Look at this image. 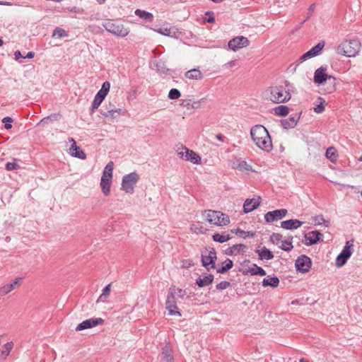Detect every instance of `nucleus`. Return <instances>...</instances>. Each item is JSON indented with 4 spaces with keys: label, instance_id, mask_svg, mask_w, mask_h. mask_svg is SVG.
<instances>
[{
    "label": "nucleus",
    "instance_id": "obj_40",
    "mask_svg": "<svg viewBox=\"0 0 362 362\" xmlns=\"http://www.w3.org/2000/svg\"><path fill=\"white\" fill-rule=\"evenodd\" d=\"M234 168L240 171H252V167L245 160H239Z\"/></svg>",
    "mask_w": 362,
    "mask_h": 362
},
{
    "label": "nucleus",
    "instance_id": "obj_42",
    "mask_svg": "<svg viewBox=\"0 0 362 362\" xmlns=\"http://www.w3.org/2000/svg\"><path fill=\"white\" fill-rule=\"evenodd\" d=\"M289 112V108L286 105H279L274 108V113L279 116H286Z\"/></svg>",
    "mask_w": 362,
    "mask_h": 362
},
{
    "label": "nucleus",
    "instance_id": "obj_43",
    "mask_svg": "<svg viewBox=\"0 0 362 362\" xmlns=\"http://www.w3.org/2000/svg\"><path fill=\"white\" fill-rule=\"evenodd\" d=\"M324 46H325V42H320L315 46H314L313 48H311L310 50L311 51L312 53H313L314 57H316L321 53Z\"/></svg>",
    "mask_w": 362,
    "mask_h": 362
},
{
    "label": "nucleus",
    "instance_id": "obj_9",
    "mask_svg": "<svg viewBox=\"0 0 362 362\" xmlns=\"http://www.w3.org/2000/svg\"><path fill=\"white\" fill-rule=\"evenodd\" d=\"M110 89V83L109 81H105L101 88L99 90V91L96 93L95 95L93 100L91 104L90 107V112H94L95 110H96L103 101L105 100V97L108 94Z\"/></svg>",
    "mask_w": 362,
    "mask_h": 362
},
{
    "label": "nucleus",
    "instance_id": "obj_14",
    "mask_svg": "<svg viewBox=\"0 0 362 362\" xmlns=\"http://www.w3.org/2000/svg\"><path fill=\"white\" fill-rule=\"evenodd\" d=\"M250 45L249 40L244 36H238L229 40L228 47L230 49L236 52L240 49L247 47Z\"/></svg>",
    "mask_w": 362,
    "mask_h": 362
},
{
    "label": "nucleus",
    "instance_id": "obj_27",
    "mask_svg": "<svg viewBox=\"0 0 362 362\" xmlns=\"http://www.w3.org/2000/svg\"><path fill=\"white\" fill-rule=\"evenodd\" d=\"M161 358L164 362H174L172 356V349L169 344L162 348Z\"/></svg>",
    "mask_w": 362,
    "mask_h": 362
},
{
    "label": "nucleus",
    "instance_id": "obj_17",
    "mask_svg": "<svg viewBox=\"0 0 362 362\" xmlns=\"http://www.w3.org/2000/svg\"><path fill=\"white\" fill-rule=\"evenodd\" d=\"M287 214L288 211L286 209H280L268 211L264 214V220L267 223H272L282 219L287 215Z\"/></svg>",
    "mask_w": 362,
    "mask_h": 362
},
{
    "label": "nucleus",
    "instance_id": "obj_49",
    "mask_svg": "<svg viewBox=\"0 0 362 362\" xmlns=\"http://www.w3.org/2000/svg\"><path fill=\"white\" fill-rule=\"evenodd\" d=\"M313 57H315L314 55H313V53H312L311 51L309 50L307 52H305V54H303L299 58L298 61H299L300 63H302V62H305V60H307L308 59H310V58H313Z\"/></svg>",
    "mask_w": 362,
    "mask_h": 362
},
{
    "label": "nucleus",
    "instance_id": "obj_52",
    "mask_svg": "<svg viewBox=\"0 0 362 362\" xmlns=\"http://www.w3.org/2000/svg\"><path fill=\"white\" fill-rule=\"evenodd\" d=\"M18 168H19V165L16 162H8L6 164V169L8 171H11V170H17Z\"/></svg>",
    "mask_w": 362,
    "mask_h": 362
},
{
    "label": "nucleus",
    "instance_id": "obj_10",
    "mask_svg": "<svg viewBox=\"0 0 362 362\" xmlns=\"http://www.w3.org/2000/svg\"><path fill=\"white\" fill-rule=\"evenodd\" d=\"M354 252V240H348L336 258V265L338 267L344 266Z\"/></svg>",
    "mask_w": 362,
    "mask_h": 362
},
{
    "label": "nucleus",
    "instance_id": "obj_2",
    "mask_svg": "<svg viewBox=\"0 0 362 362\" xmlns=\"http://www.w3.org/2000/svg\"><path fill=\"white\" fill-rule=\"evenodd\" d=\"M291 85L286 81L284 86L271 87L268 99L274 103H284L291 99Z\"/></svg>",
    "mask_w": 362,
    "mask_h": 362
},
{
    "label": "nucleus",
    "instance_id": "obj_53",
    "mask_svg": "<svg viewBox=\"0 0 362 362\" xmlns=\"http://www.w3.org/2000/svg\"><path fill=\"white\" fill-rule=\"evenodd\" d=\"M230 286V283L229 281H221L219 284H218L216 286V289L221 291V290L226 289Z\"/></svg>",
    "mask_w": 362,
    "mask_h": 362
},
{
    "label": "nucleus",
    "instance_id": "obj_19",
    "mask_svg": "<svg viewBox=\"0 0 362 362\" xmlns=\"http://www.w3.org/2000/svg\"><path fill=\"white\" fill-rule=\"evenodd\" d=\"M69 141L72 143L69 149V153L71 154V156L82 160L86 159V153L79 146L76 145L75 140L73 138H70Z\"/></svg>",
    "mask_w": 362,
    "mask_h": 362
},
{
    "label": "nucleus",
    "instance_id": "obj_50",
    "mask_svg": "<svg viewBox=\"0 0 362 362\" xmlns=\"http://www.w3.org/2000/svg\"><path fill=\"white\" fill-rule=\"evenodd\" d=\"M320 99L322 100V102L314 107V111L316 113H322L325 110V101L321 98H320Z\"/></svg>",
    "mask_w": 362,
    "mask_h": 362
},
{
    "label": "nucleus",
    "instance_id": "obj_29",
    "mask_svg": "<svg viewBox=\"0 0 362 362\" xmlns=\"http://www.w3.org/2000/svg\"><path fill=\"white\" fill-rule=\"evenodd\" d=\"M21 280V278H16V279L13 280L10 283L4 285L0 288V292L2 295H6L11 292L16 285L18 284V282Z\"/></svg>",
    "mask_w": 362,
    "mask_h": 362
},
{
    "label": "nucleus",
    "instance_id": "obj_15",
    "mask_svg": "<svg viewBox=\"0 0 362 362\" xmlns=\"http://www.w3.org/2000/svg\"><path fill=\"white\" fill-rule=\"evenodd\" d=\"M104 322V320L101 317L89 318L79 323L76 327V331L79 332L84 329H90L103 325Z\"/></svg>",
    "mask_w": 362,
    "mask_h": 362
},
{
    "label": "nucleus",
    "instance_id": "obj_6",
    "mask_svg": "<svg viewBox=\"0 0 362 362\" xmlns=\"http://www.w3.org/2000/svg\"><path fill=\"white\" fill-rule=\"evenodd\" d=\"M103 26L107 32L119 37H126L129 33V28L119 22L108 20L103 24Z\"/></svg>",
    "mask_w": 362,
    "mask_h": 362
},
{
    "label": "nucleus",
    "instance_id": "obj_38",
    "mask_svg": "<svg viewBox=\"0 0 362 362\" xmlns=\"http://www.w3.org/2000/svg\"><path fill=\"white\" fill-rule=\"evenodd\" d=\"M113 168H114L113 162L110 161L108 163H107V165H105L104 170L103 172L102 177H107L109 179H112Z\"/></svg>",
    "mask_w": 362,
    "mask_h": 362
},
{
    "label": "nucleus",
    "instance_id": "obj_24",
    "mask_svg": "<svg viewBox=\"0 0 362 362\" xmlns=\"http://www.w3.org/2000/svg\"><path fill=\"white\" fill-rule=\"evenodd\" d=\"M242 273L243 275L250 274L252 276L259 275L262 276L266 275V272L264 270V269L257 266L256 264H254L252 267L243 269Z\"/></svg>",
    "mask_w": 362,
    "mask_h": 362
},
{
    "label": "nucleus",
    "instance_id": "obj_33",
    "mask_svg": "<svg viewBox=\"0 0 362 362\" xmlns=\"http://www.w3.org/2000/svg\"><path fill=\"white\" fill-rule=\"evenodd\" d=\"M206 98H202L200 100H196V101H192L191 100H185V106H186L187 108H192V109H198L201 107L206 102Z\"/></svg>",
    "mask_w": 362,
    "mask_h": 362
},
{
    "label": "nucleus",
    "instance_id": "obj_22",
    "mask_svg": "<svg viewBox=\"0 0 362 362\" xmlns=\"http://www.w3.org/2000/svg\"><path fill=\"white\" fill-rule=\"evenodd\" d=\"M255 252L258 255L259 260H271L274 258L273 252L266 247H257Z\"/></svg>",
    "mask_w": 362,
    "mask_h": 362
},
{
    "label": "nucleus",
    "instance_id": "obj_21",
    "mask_svg": "<svg viewBox=\"0 0 362 362\" xmlns=\"http://www.w3.org/2000/svg\"><path fill=\"white\" fill-rule=\"evenodd\" d=\"M303 224V221L298 219H289L281 222V227L286 230H294L300 228Z\"/></svg>",
    "mask_w": 362,
    "mask_h": 362
},
{
    "label": "nucleus",
    "instance_id": "obj_51",
    "mask_svg": "<svg viewBox=\"0 0 362 362\" xmlns=\"http://www.w3.org/2000/svg\"><path fill=\"white\" fill-rule=\"evenodd\" d=\"M2 122L5 124V129H10L12 128L11 123L13 122V119L10 117H5L2 119Z\"/></svg>",
    "mask_w": 362,
    "mask_h": 362
},
{
    "label": "nucleus",
    "instance_id": "obj_60",
    "mask_svg": "<svg viewBox=\"0 0 362 362\" xmlns=\"http://www.w3.org/2000/svg\"><path fill=\"white\" fill-rule=\"evenodd\" d=\"M35 57V53L33 52H29L25 56H23L24 59H32Z\"/></svg>",
    "mask_w": 362,
    "mask_h": 362
},
{
    "label": "nucleus",
    "instance_id": "obj_35",
    "mask_svg": "<svg viewBox=\"0 0 362 362\" xmlns=\"http://www.w3.org/2000/svg\"><path fill=\"white\" fill-rule=\"evenodd\" d=\"M233 266V261L230 259H226L221 267L216 268V272L218 274H224L232 269Z\"/></svg>",
    "mask_w": 362,
    "mask_h": 362
},
{
    "label": "nucleus",
    "instance_id": "obj_34",
    "mask_svg": "<svg viewBox=\"0 0 362 362\" xmlns=\"http://www.w3.org/2000/svg\"><path fill=\"white\" fill-rule=\"evenodd\" d=\"M325 156L332 163H335L337 160L339 156L337 149L333 146H330L327 148L325 152Z\"/></svg>",
    "mask_w": 362,
    "mask_h": 362
},
{
    "label": "nucleus",
    "instance_id": "obj_48",
    "mask_svg": "<svg viewBox=\"0 0 362 362\" xmlns=\"http://www.w3.org/2000/svg\"><path fill=\"white\" fill-rule=\"evenodd\" d=\"M185 148H187L185 146L180 145L177 147L176 152L179 156V158L185 160L186 153L185 152Z\"/></svg>",
    "mask_w": 362,
    "mask_h": 362
},
{
    "label": "nucleus",
    "instance_id": "obj_16",
    "mask_svg": "<svg viewBox=\"0 0 362 362\" xmlns=\"http://www.w3.org/2000/svg\"><path fill=\"white\" fill-rule=\"evenodd\" d=\"M323 241V234L318 230H313L304 234L303 243L306 246H311Z\"/></svg>",
    "mask_w": 362,
    "mask_h": 362
},
{
    "label": "nucleus",
    "instance_id": "obj_39",
    "mask_svg": "<svg viewBox=\"0 0 362 362\" xmlns=\"http://www.w3.org/2000/svg\"><path fill=\"white\" fill-rule=\"evenodd\" d=\"M13 348V341H9L5 344L3 346V348L1 351V356L5 359L7 358V356L9 355L11 351Z\"/></svg>",
    "mask_w": 362,
    "mask_h": 362
},
{
    "label": "nucleus",
    "instance_id": "obj_62",
    "mask_svg": "<svg viewBox=\"0 0 362 362\" xmlns=\"http://www.w3.org/2000/svg\"><path fill=\"white\" fill-rule=\"evenodd\" d=\"M0 5H4V6H11V5H12V3L8 2V1H0Z\"/></svg>",
    "mask_w": 362,
    "mask_h": 362
},
{
    "label": "nucleus",
    "instance_id": "obj_23",
    "mask_svg": "<svg viewBox=\"0 0 362 362\" xmlns=\"http://www.w3.org/2000/svg\"><path fill=\"white\" fill-rule=\"evenodd\" d=\"M247 249L246 245L244 244H236L231 247H229L226 250V254L227 255H238L245 252Z\"/></svg>",
    "mask_w": 362,
    "mask_h": 362
},
{
    "label": "nucleus",
    "instance_id": "obj_28",
    "mask_svg": "<svg viewBox=\"0 0 362 362\" xmlns=\"http://www.w3.org/2000/svg\"><path fill=\"white\" fill-rule=\"evenodd\" d=\"M214 275L211 274H209L203 277H199L196 280V284H197V286L199 288H203V287L211 285L214 281Z\"/></svg>",
    "mask_w": 362,
    "mask_h": 362
},
{
    "label": "nucleus",
    "instance_id": "obj_54",
    "mask_svg": "<svg viewBox=\"0 0 362 362\" xmlns=\"http://www.w3.org/2000/svg\"><path fill=\"white\" fill-rule=\"evenodd\" d=\"M110 284L107 285L103 289V293L100 296L99 299L101 300L103 298H106L110 295Z\"/></svg>",
    "mask_w": 362,
    "mask_h": 362
},
{
    "label": "nucleus",
    "instance_id": "obj_55",
    "mask_svg": "<svg viewBox=\"0 0 362 362\" xmlns=\"http://www.w3.org/2000/svg\"><path fill=\"white\" fill-rule=\"evenodd\" d=\"M194 265V262L192 259H183L182 261V267L189 268Z\"/></svg>",
    "mask_w": 362,
    "mask_h": 362
},
{
    "label": "nucleus",
    "instance_id": "obj_3",
    "mask_svg": "<svg viewBox=\"0 0 362 362\" xmlns=\"http://www.w3.org/2000/svg\"><path fill=\"white\" fill-rule=\"evenodd\" d=\"M202 216L211 225L226 226L230 223L229 216L219 211L205 210L202 213Z\"/></svg>",
    "mask_w": 362,
    "mask_h": 362
},
{
    "label": "nucleus",
    "instance_id": "obj_32",
    "mask_svg": "<svg viewBox=\"0 0 362 362\" xmlns=\"http://www.w3.org/2000/svg\"><path fill=\"white\" fill-rule=\"evenodd\" d=\"M279 284V279L277 276H269L264 279L262 281V286L267 287L271 286L272 288H276Z\"/></svg>",
    "mask_w": 362,
    "mask_h": 362
},
{
    "label": "nucleus",
    "instance_id": "obj_26",
    "mask_svg": "<svg viewBox=\"0 0 362 362\" xmlns=\"http://www.w3.org/2000/svg\"><path fill=\"white\" fill-rule=\"evenodd\" d=\"M186 153L185 160L190 161L193 164H199L201 163V157L194 151L185 148Z\"/></svg>",
    "mask_w": 362,
    "mask_h": 362
},
{
    "label": "nucleus",
    "instance_id": "obj_56",
    "mask_svg": "<svg viewBox=\"0 0 362 362\" xmlns=\"http://www.w3.org/2000/svg\"><path fill=\"white\" fill-rule=\"evenodd\" d=\"M58 117H59V115L54 114V115H49L48 117H44L41 120L40 122L47 123L49 120H52V121L57 120L58 119Z\"/></svg>",
    "mask_w": 362,
    "mask_h": 362
},
{
    "label": "nucleus",
    "instance_id": "obj_7",
    "mask_svg": "<svg viewBox=\"0 0 362 362\" xmlns=\"http://www.w3.org/2000/svg\"><path fill=\"white\" fill-rule=\"evenodd\" d=\"M175 291L176 288L175 286H171L168 290L166 298V309L170 315L181 316V313L178 310L177 303L175 300Z\"/></svg>",
    "mask_w": 362,
    "mask_h": 362
},
{
    "label": "nucleus",
    "instance_id": "obj_4",
    "mask_svg": "<svg viewBox=\"0 0 362 362\" xmlns=\"http://www.w3.org/2000/svg\"><path fill=\"white\" fill-rule=\"evenodd\" d=\"M327 66H321L315 71L313 81L316 84H322L328 80L330 86L327 87V92L331 93L336 90V80L337 78L332 76L328 75L326 71Z\"/></svg>",
    "mask_w": 362,
    "mask_h": 362
},
{
    "label": "nucleus",
    "instance_id": "obj_57",
    "mask_svg": "<svg viewBox=\"0 0 362 362\" xmlns=\"http://www.w3.org/2000/svg\"><path fill=\"white\" fill-rule=\"evenodd\" d=\"M156 68H157L158 71H159L160 72H161L163 74H167V72L168 71V69H167L164 67L163 62H158L156 64Z\"/></svg>",
    "mask_w": 362,
    "mask_h": 362
},
{
    "label": "nucleus",
    "instance_id": "obj_30",
    "mask_svg": "<svg viewBox=\"0 0 362 362\" xmlns=\"http://www.w3.org/2000/svg\"><path fill=\"white\" fill-rule=\"evenodd\" d=\"M185 76L189 80H202L203 78V74L197 69H192L185 73Z\"/></svg>",
    "mask_w": 362,
    "mask_h": 362
},
{
    "label": "nucleus",
    "instance_id": "obj_47",
    "mask_svg": "<svg viewBox=\"0 0 362 362\" xmlns=\"http://www.w3.org/2000/svg\"><path fill=\"white\" fill-rule=\"evenodd\" d=\"M181 96L180 91L177 88H172L168 93V98L170 100L178 99Z\"/></svg>",
    "mask_w": 362,
    "mask_h": 362
},
{
    "label": "nucleus",
    "instance_id": "obj_5",
    "mask_svg": "<svg viewBox=\"0 0 362 362\" xmlns=\"http://www.w3.org/2000/svg\"><path fill=\"white\" fill-rule=\"evenodd\" d=\"M361 43L357 40H345L337 48L338 54L349 57H354L359 51Z\"/></svg>",
    "mask_w": 362,
    "mask_h": 362
},
{
    "label": "nucleus",
    "instance_id": "obj_61",
    "mask_svg": "<svg viewBox=\"0 0 362 362\" xmlns=\"http://www.w3.org/2000/svg\"><path fill=\"white\" fill-rule=\"evenodd\" d=\"M216 138L217 140L220 141H223L224 136L222 134H219L216 135Z\"/></svg>",
    "mask_w": 362,
    "mask_h": 362
},
{
    "label": "nucleus",
    "instance_id": "obj_11",
    "mask_svg": "<svg viewBox=\"0 0 362 362\" xmlns=\"http://www.w3.org/2000/svg\"><path fill=\"white\" fill-rule=\"evenodd\" d=\"M126 111L122 108H118L115 105L111 102L106 103L100 110V114L110 119L117 118L121 115H124Z\"/></svg>",
    "mask_w": 362,
    "mask_h": 362
},
{
    "label": "nucleus",
    "instance_id": "obj_1",
    "mask_svg": "<svg viewBox=\"0 0 362 362\" xmlns=\"http://www.w3.org/2000/svg\"><path fill=\"white\" fill-rule=\"evenodd\" d=\"M250 136L259 148L266 152H269L272 149V139L264 126L261 124L254 126L250 130Z\"/></svg>",
    "mask_w": 362,
    "mask_h": 362
},
{
    "label": "nucleus",
    "instance_id": "obj_63",
    "mask_svg": "<svg viewBox=\"0 0 362 362\" xmlns=\"http://www.w3.org/2000/svg\"><path fill=\"white\" fill-rule=\"evenodd\" d=\"M215 21V18L214 16H211V17H209L208 19H207V22L208 23H214Z\"/></svg>",
    "mask_w": 362,
    "mask_h": 362
},
{
    "label": "nucleus",
    "instance_id": "obj_20",
    "mask_svg": "<svg viewBox=\"0 0 362 362\" xmlns=\"http://www.w3.org/2000/svg\"><path fill=\"white\" fill-rule=\"evenodd\" d=\"M260 199L259 197L257 199H247L243 204L244 213L247 214L256 209L260 204Z\"/></svg>",
    "mask_w": 362,
    "mask_h": 362
},
{
    "label": "nucleus",
    "instance_id": "obj_41",
    "mask_svg": "<svg viewBox=\"0 0 362 362\" xmlns=\"http://www.w3.org/2000/svg\"><path fill=\"white\" fill-rule=\"evenodd\" d=\"M212 238L215 242L223 243L229 240L230 239V236L228 234L215 233L213 235Z\"/></svg>",
    "mask_w": 362,
    "mask_h": 362
},
{
    "label": "nucleus",
    "instance_id": "obj_44",
    "mask_svg": "<svg viewBox=\"0 0 362 362\" xmlns=\"http://www.w3.org/2000/svg\"><path fill=\"white\" fill-rule=\"evenodd\" d=\"M270 240L273 244L279 246L280 243L284 240L283 236L279 233H272L270 236Z\"/></svg>",
    "mask_w": 362,
    "mask_h": 362
},
{
    "label": "nucleus",
    "instance_id": "obj_37",
    "mask_svg": "<svg viewBox=\"0 0 362 362\" xmlns=\"http://www.w3.org/2000/svg\"><path fill=\"white\" fill-rule=\"evenodd\" d=\"M135 14H136V16H139V18H143V19L150 21V22L153 21V13L146 11H144V10L136 9L135 11Z\"/></svg>",
    "mask_w": 362,
    "mask_h": 362
},
{
    "label": "nucleus",
    "instance_id": "obj_46",
    "mask_svg": "<svg viewBox=\"0 0 362 362\" xmlns=\"http://www.w3.org/2000/svg\"><path fill=\"white\" fill-rule=\"evenodd\" d=\"M315 225H322L324 224L325 227H329V221H327L324 218L323 216H317L314 218Z\"/></svg>",
    "mask_w": 362,
    "mask_h": 362
},
{
    "label": "nucleus",
    "instance_id": "obj_12",
    "mask_svg": "<svg viewBox=\"0 0 362 362\" xmlns=\"http://www.w3.org/2000/svg\"><path fill=\"white\" fill-rule=\"evenodd\" d=\"M217 259L216 252L214 248H210L207 254H202V265L208 271L211 269H216V260Z\"/></svg>",
    "mask_w": 362,
    "mask_h": 362
},
{
    "label": "nucleus",
    "instance_id": "obj_31",
    "mask_svg": "<svg viewBox=\"0 0 362 362\" xmlns=\"http://www.w3.org/2000/svg\"><path fill=\"white\" fill-rule=\"evenodd\" d=\"M112 179L101 177L100 185L105 196H108L110 192Z\"/></svg>",
    "mask_w": 362,
    "mask_h": 362
},
{
    "label": "nucleus",
    "instance_id": "obj_36",
    "mask_svg": "<svg viewBox=\"0 0 362 362\" xmlns=\"http://www.w3.org/2000/svg\"><path fill=\"white\" fill-rule=\"evenodd\" d=\"M292 240L293 237L291 236L287 240H284L278 247L284 251L289 252L293 247Z\"/></svg>",
    "mask_w": 362,
    "mask_h": 362
},
{
    "label": "nucleus",
    "instance_id": "obj_64",
    "mask_svg": "<svg viewBox=\"0 0 362 362\" xmlns=\"http://www.w3.org/2000/svg\"><path fill=\"white\" fill-rule=\"evenodd\" d=\"M299 362H308V361L304 358H300Z\"/></svg>",
    "mask_w": 362,
    "mask_h": 362
},
{
    "label": "nucleus",
    "instance_id": "obj_8",
    "mask_svg": "<svg viewBox=\"0 0 362 362\" xmlns=\"http://www.w3.org/2000/svg\"><path fill=\"white\" fill-rule=\"evenodd\" d=\"M139 179V176L136 172L124 175L122 180L121 189L127 194H133L134 186Z\"/></svg>",
    "mask_w": 362,
    "mask_h": 362
},
{
    "label": "nucleus",
    "instance_id": "obj_18",
    "mask_svg": "<svg viewBox=\"0 0 362 362\" xmlns=\"http://www.w3.org/2000/svg\"><path fill=\"white\" fill-rule=\"evenodd\" d=\"M299 119L300 115L298 113H296L290 115L287 119H281V124L286 129H292L297 125Z\"/></svg>",
    "mask_w": 362,
    "mask_h": 362
},
{
    "label": "nucleus",
    "instance_id": "obj_59",
    "mask_svg": "<svg viewBox=\"0 0 362 362\" xmlns=\"http://www.w3.org/2000/svg\"><path fill=\"white\" fill-rule=\"evenodd\" d=\"M14 59L16 60H18L20 58H23V56L21 54V52L19 51V50H16V52H14Z\"/></svg>",
    "mask_w": 362,
    "mask_h": 362
},
{
    "label": "nucleus",
    "instance_id": "obj_58",
    "mask_svg": "<svg viewBox=\"0 0 362 362\" xmlns=\"http://www.w3.org/2000/svg\"><path fill=\"white\" fill-rule=\"evenodd\" d=\"M187 294V292L185 290H183L182 288H178L177 289V296L178 297L181 298H183L185 297V296H186Z\"/></svg>",
    "mask_w": 362,
    "mask_h": 362
},
{
    "label": "nucleus",
    "instance_id": "obj_13",
    "mask_svg": "<svg viewBox=\"0 0 362 362\" xmlns=\"http://www.w3.org/2000/svg\"><path fill=\"white\" fill-rule=\"evenodd\" d=\"M312 266L311 259L305 255L299 256L295 262V267L298 272L301 273H307L310 271Z\"/></svg>",
    "mask_w": 362,
    "mask_h": 362
},
{
    "label": "nucleus",
    "instance_id": "obj_45",
    "mask_svg": "<svg viewBox=\"0 0 362 362\" xmlns=\"http://www.w3.org/2000/svg\"><path fill=\"white\" fill-rule=\"evenodd\" d=\"M52 36L53 37L57 36L58 37L62 38V37H67L68 34H67V33L64 29H62L61 28H56L54 30Z\"/></svg>",
    "mask_w": 362,
    "mask_h": 362
},
{
    "label": "nucleus",
    "instance_id": "obj_25",
    "mask_svg": "<svg viewBox=\"0 0 362 362\" xmlns=\"http://www.w3.org/2000/svg\"><path fill=\"white\" fill-rule=\"evenodd\" d=\"M153 30L160 35L170 37H177L178 34L177 29L173 26L169 28H160L158 29H154Z\"/></svg>",
    "mask_w": 362,
    "mask_h": 362
}]
</instances>
